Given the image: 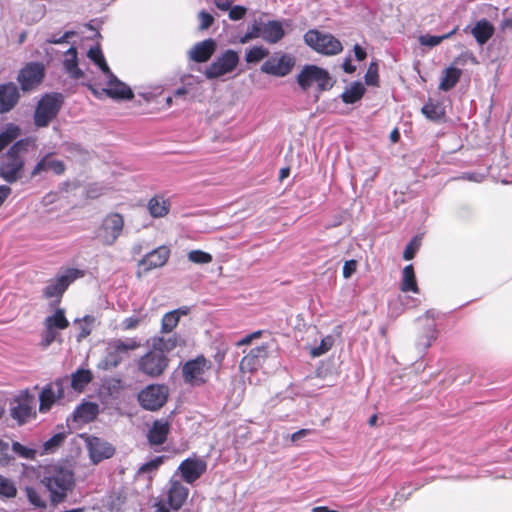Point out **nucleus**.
Wrapping results in <instances>:
<instances>
[{
  "label": "nucleus",
  "instance_id": "nucleus-10",
  "mask_svg": "<svg viewBox=\"0 0 512 512\" xmlns=\"http://www.w3.org/2000/svg\"><path fill=\"white\" fill-rule=\"evenodd\" d=\"M239 62V56L234 50L225 51L216 58L205 70L208 79H216L233 71Z\"/></svg>",
  "mask_w": 512,
  "mask_h": 512
},
{
  "label": "nucleus",
  "instance_id": "nucleus-35",
  "mask_svg": "<svg viewBox=\"0 0 512 512\" xmlns=\"http://www.w3.org/2000/svg\"><path fill=\"white\" fill-rule=\"evenodd\" d=\"M365 87L360 82H354L347 88L341 95V98L346 104H353L360 100L364 95Z\"/></svg>",
  "mask_w": 512,
  "mask_h": 512
},
{
  "label": "nucleus",
  "instance_id": "nucleus-61",
  "mask_svg": "<svg viewBox=\"0 0 512 512\" xmlns=\"http://www.w3.org/2000/svg\"><path fill=\"white\" fill-rule=\"evenodd\" d=\"M140 318L138 317H128L123 320L121 326L124 330H131L138 327L140 323Z\"/></svg>",
  "mask_w": 512,
  "mask_h": 512
},
{
  "label": "nucleus",
  "instance_id": "nucleus-21",
  "mask_svg": "<svg viewBox=\"0 0 512 512\" xmlns=\"http://www.w3.org/2000/svg\"><path fill=\"white\" fill-rule=\"evenodd\" d=\"M87 448L93 463H99L113 456L114 448L98 437L87 438Z\"/></svg>",
  "mask_w": 512,
  "mask_h": 512
},
{
  "label": "nucleus",
  "instance_id": "nucleus-13",
  "mask_svg": "<svg viewBox=\"0 0 512 512\" xmlns=\"http://www.w3.org/2000/svg\"><path fill=\"white\" fill-rule=\"evenodd\" d=\"M34 397L28 392H22L10 404L11 417L22 425L33 415Z\"/></svg>",
  "mask_w": 512,
  "mask_h": 512
},
{
  "label": "nucleus",
  "instance_id": "nucleus-15",
  "mask_svg": "<svg viewBox=\"0 0 512 512\" xmlns=\"http://www.w3.org/2000/svg\"><path fill=\"white\" fill-rule=\"evenodd\" d=\"M294 63V59L290 55L282 54L280 57H271L266 60L261 66V71L269 75L284 77L291 72Z\"/></svg>",
  "mask_w": 512,
  "mask_h": 512
},
{
  "label": "nucleus",
  "instance_id": "nucleus-22",
  "mask_svg": "<svg viewBox=\"0 0 512 512\" xmlns=\"http://www.w3.org/2000/svg\"><path fill=\"white\" fill-rule=\"evenodd\" d=\"M20 93L15 83L0 84V114L11 111L18 103Z\"/></svg>",
  "mask_w": 512,
  "mask_h": 512
},
{
  "label": "nucleus",
  "instance_id": "nucleus-17",
  "mask_svg": "<svg viewBox=\"0 0 512 512\" xmlns=\"http://www.w3.org/2000/svg\"><path fill=\"white\" fill-rule=\"evenodd\" d=\"M44 77V67L40 63L27 64L18 74L17 80L22 90L28 91L38 85Z\"/></svg>",
  "mask_w": 512,
  "mask_h": 512
},
{
  "label": "nucleus",
  "instance_id": "nucleus-37",
  "mask_svg": "<svg viewBox=\"0 0 512 512\" xmlns=\"http://www.w3.org/2000/svg\"><path fill=\"white\" fill-rule=\"evenodd\" d=\"M148 210L155 218L164 217L169 212V204L163 198L154 197L148 203Z\"/></svg>",
  "mask_w": 512,
  "mask_h": 512
},
{
  "label": "nucleus",
  "instance_id": "nucleus-9",
  "mask_svg": "<svg viewBox=\"0 0 512 512\" xmlns=\"http://www.w3.org/2000/svg\"><path fill=\"white\" fill-rule=\"evenodd\" d=\"M274 346V341L270 340L256 346L245 355L239 365L240 371L243 373H252L257 371L263 362L268 358L271 348Z\"/></svg>",
  "mask_w": 512,
  "mask_h": 512
},
{
  "label": "nucleus",
  "instance_id": "nucleus-40",
  "mask_svg": "<svg viewBox=\"0 0 512 512\" xmlns=\"http://www.w3.org/2000/svg\"><path fill=\"white\" fill-rule=\"evenodd\" d=\"M421 111L432 121L440 120L444 116V108L439 103L428 102L422 107Z\"/></svg>",
  "mask_w": 512,
  "mask_h": 512
},
{
  "label": "nucleus",
  "instance_id": "nucleus-31",
  "mask_svg": "<svg viewBox=\"0 0 512 512\" xmlns=\"http://www.w3.org/2000/svg\"><path fill=\"white\" fill-rule=\"evenodd\" d=\"M98 413L99 406L96 403L85 402L76 408L73 415L76 421L88 423L94 420Z\"/></svg>",
  "mask_w": 512,
  "mask_h": 512
},
{
  "label": "nucleus",
  "instance_id": "nucleus-59",
  "mask_svg": "<svg viewBox=\"0 0 512 512\" xmlns=\"http://www.w3.org/2000/svg\"><path fill=\"white\" fill-rule=\"evenodd\" d=\"M357 269V261L356 260H348L343 265V277L345 279L350 278Z\"/></svg>",
  "mask_w": 512,
  "mask_h": 512
},
{
  "label": "nucleus",
  "instance_id": "nucleus-60",
  "mask_svg": "<svg viewBox=\"0 0 512 512\" xmlns=\"http://www.w3.org/2000/svg\"><path fill=\"white\" fill-rule=\"evenodd\" d=\"M9 460V444L0 439V463H8Z\"/></svg>",
  "mask_w": 512,
  "mask_h": 512
},
{
  "label": "nucleus",
  "instance_id": "nucleus-12",
  "mask_svg": "<svg viewBox=\"0 0 512 512\" xmlns=\"http://www.w3.org/2000/svg\"><path fill=\"white\" fill-rule=\"evenodd\" d=\"M168 366V359L161 351L153 350L142 356L138 363L139 370L151 377L161 375Z\"/></svg>",
  "mask_w": 512,
  "mask_h": 512
},
{
  "label": "nucleus",
  "instance_id": "nucleus-4",
  "mask_svg": "<svg viewBox=\"0 0 512 512\" xmlns=\"http://www.w3.org/2000/svg\"><path fill=\"white\" fill-rule=\"evenodd\" d=\"M297 82L303 90L316 84L320 92L329 90L333 86L328 71L316 65L304 66L297 76Z\"/></svg>",
  "mask_w": 512,
  "mask_h": 512
},
{
  "label": "nucleus",
  "instance_id": "nucleus-8",
  "mask_svg": "<svg viewBox=\"0 0 512 512\" xmlns=\"http://www.w3.org/2000/svg\"><path fill=\"white\" fill-rule=\"evenodd\" d=\"M124 219L118 213L108 214L102 221L98 230V238L104 245L111 246L123 231Z\"/></svg>",
  "mask_w": 512,
  "mask_h": 512
},
{
  "label": "nucleus",
  "instance_id": "nucleus-23",
  "mask_svg": "<svg viewBox=\"0 0 512 512\" xmlns=\"http://www.w3.org/2000/svg\"><path fill=\"white\" fill-rule=\"evenodd\" d=\"M189 495V489L177 480H171L167 492L169 506L174 510H179Z\"/></svg>",
  "mask_w": 512,
  "mask_h": 512
},
{
  "label": "nucleus",
  "instance_id": "nucleus-11",
  "mask_svg": "<svg viewBox=\"0 0 512 512\" xmlns=\"http://www.w3.org/2000/svg\"><path fill=\"white\" fill-rule=\"evenodd\" d=\"M436 312L427 311L424 316L418 318L417 323L420 327V335L416 340V346L420 350L428 349L437 338V329L435 323Z\"/></svg>",
  "mask_w": 512,
  "mask_h": 512
},
{
  "label": "nucleus",
  "instance_id": "nucleus-43",
  "mask_svg": "<svg viewBox=\"0 0 512 512\" xmlns=\"http://www.w3.org/2000/svg\"><path fill=\"white\" fill-rule=\"evenodd\" d=\"M17 495V488L14 482L0 475V496L5 498H14Z\"/></svg>",
  "mask_w": 512,
  "mask_h": 512
},
{
  "label": "nucleus",
  "instance_id": "nucleus-25",
  "mask_svg": "<svg viewBox=\"0 0 512 512\" xmlns=\"http://www.w3.org/2000/svg\"><path fill=\"white\" fill-rule=\"evenodd\" d=\"M169 258V250L165 246H160L150 253H148L140 262L139 266L143 267L144 271H149L165 265Z\"/></svg>",
  "mask_w": 512,
  "mask_h": 512
},
{
  "label": "nucleus",
  "instance_id": "nucleus-7",
  "mask_svg": "<svg viewBox=\"0 0 512 512\" xmlns=\"http://www.w3.org/2000/svg\"><path fill=\"white\" fill-rule=\"evenodd\" d=\"M168 387L160 384H151L138 394L141 406L150 411L161 408L167 401Z\"/></svg>",
  "mask_w": 512,
  "mask_h": 512
},
{
  "label": "nucleus",
  "instance_id": "nucleus-44",
  "mask_svg": "<svg viewBox=\"0 0 512 512\" xmlns=\"http://www.w3.org/2000/svg\"><path fill=\"white\" fill-rule=\"evenodd\" d=\"M179 318L177 317L175 312H167L162 317L161 321V332L170 333L173 329L178 325Z\"/></svg>",
  "mask_w": 512,
  "mask_h": 512
},
{
  "label": "nucleus",
  "instance_id": "nucleus-1",
  "mask_svg": "<svg viewBox=\"0 0 512 512\" xmlns=\"http://www.w3.org/2000/svg\"><path fill=\"white\" fill-rule=\"evenodd\" d=\"M42 483L50 492V500L56 505L64 500L74 485V473L70 465L62 462L46 465Z\"/></svg>",
  "mask_w": 512,
  "mask_h": 512
},
{
  "label": "nucleus",
  "instance_id": "nucleus-49",
  "mask_svg": "<svg viewBox=\"0 0 512 512\" xmlns=\"http://www.w3.org/2000/svg\"><path fill=\"white\" fill-rule=\"evenodd\" d=\"M258 37H261V23H258L255 21L248 29V31L240 37L239 42L241 44H245L249 42L252 39H256Z\"/></svg>",
  "mask_w": 512,
  "mask_h": 512
},
{
  "label": "nucleus",
  "instance_id": "nucleus-56",
  "mask_svg": "<svg viewBox=\"0 0 512 512\" xmlns=\"http://www.w3.org/2000/svg\"><path fill=\"white\" fill-rule=\"evenodd\" d=\"M378 81V74H377V66L376 64L372 63L366 74H365V82L368 85H376Z\"/></svg>",
  "mask_w": 512,
  "mask_h": 512
},
{
  "label": "nucleus",
  "instance_id": "nucleus-57",
  "mask_svg": "<svg viewBox=\"0 0 512 512\" xmlns=\"http://www.w3.org/2000/svg\"><path fill=\"white\" fill-rule=\"evenodd\" d=\"M198 17L200 21L199 27L201 30L208 29L214 22L213 16L205 11L199 12Z\"/></svg>",
  "mask_w": 512,
  "mask_h": 512
},
{
  "label": "nucleus",
  "instance_id": "nucleus-34",
  "mask_svg": "<svg viewBox=\"0 0 512 512\" xmlns=\"http://www.w3.org/2000/svg\"><path fill=\"white\" fill-rule=\"evenodd\" d=\"M401 290L403 292H418V286L413 265H407L402 272Z\"/></svg>",
  "mask_w": 512,
  "mask_h": 512
},
{
  "label": "nucleus",
  "instance_id": "nucleus-26",
  "mask_svg": "<svg viewBox=\"0 0 512 512\" xmlns=\"http://www.w3.org/2000/svg\"><path fill=\"white\" fill-rule=\"evenodd\" d=\"M47 171H52L56 175H61L65 171V165L61 160L53 158L51 154H47L35 165L31 172V176L35 177Z\"/></svg>",
  "mask_w": 512,
  "mask_h": 512
},
{
  "label": "nucleus",
  "instance_id": "nucleus-46",
  "mask_svg": "<svg viewBox=\"0 0 512 512\" xmlns=\"http://www.w3.org/2000/svg\"><path fill=\"white\" fill-rule=\"evenodd\" d=\"M268 54L269 51L265 47L254 46L246 53L245 58L248 63H255L268 56Z\"/></svg>",
  "mask_w": 512,
  "mask_h": 512
},
{
  "label": "nucleus",
  "instance_id": "nucleus-50",
  "mask_svg": "<svg viewBox=\"0 0 512 512\" xmlns=\"http://www.w3.org/2000/svg\"><path fill=\"white\" fill-rule=\"evenodd\" d=\"M66 437L65 432L56 433L54 436H52L50 439H48L43 447L46 452H52L56 448H58L64 441Z\"/></svg>",
  "mask_w": 512,
  "mask_h": 512
},
{
  "label": "nucleus",
  "instance_id": "nucleus-20",
  "mask_svg": "<svg viewBox=\"0 0 512 512\" xmlns=\"http://www.w3.org/2000/svg\"><path fill=\"white\" fill-rule=\"evenodd\" d=\"M206 468L207 464L201 458H188L179 466L182 478L190 484L199 479L205 473Z\"/></svg>",
  "mask_w": 512,
  "mask_h": 512
},
{
  "label": "nucleus",
  "instance_id": "nucleus-33",
  "mask_svg": "<svg viewBox=\"0 0 512 512\" xmlns=\"http://www.w3.org/2000/svg\"><path fill=\"white\" fill-rule=\"evenodd\" d=\"M461 74V70L454 66L446 68L444 76L440 81L439 89L443 91H448L452 89L459 81Z\"/></svg>",
  "mask_w": 512,
  "mask_h": 512
},
{
  "label": "nucleus",
  "instance_id": "nucleus-55",
  "mask_svg": "<svg viewBox=\"0 0 512 512\" xmlns=\"http://www.w3.org/2000/svg\"><path fill=\"white\" fill-rule=\"evenodd\" d=\"M247 9L244 6L236 5L232 6L229 10V18L232 21H238L245 17Z\"/></svg>",
  "mask_w": 512,
  "mask_h": 512
},
{
  "label": "nucleus",
  "instance_id": "nucleus-58",
  "mask_svg": "<svg viewBox=\"0 0 512 512\" xmlns=\"http://www.w3.org/2000/svg\"><path fill=\"white\" fill-rule=\"evenodd\" d=\"M57 332L56 330L52 328H46L43 338H42V345L44 348H47L56 340Z\"/></svg>",
  "mask_w": 512,
  "mask_h": 512
},
{
  "label": "nucleus",
  "instance_id": "nucleus-16",
  "mask_svg": "<svg viewBox=\"0 0 512 512\" xmlns=\"http://www.w3.org/2000/svg\"><path fill=\"white\" fill-rule=\"evenodd\" d=\"M210 368V362L203 356L188 361L183 366V376L186 382L199 385L204 382L203 375Z\"/></svg>",
  "mask_w": 512,
  "mask_h": 512
},
{
  "label": "nucleus",
  "instance_id": "nucleus-24",
  "mask_svg": "<svg viewBox=\"0 0 512 512\" xmlns=\"http://www.w3.org/2000/svg\"><path fill=\"white\" fill-rule=\"evenodd\" d=\"M216 49V43L213 39H206L196 43L188 52L190 60L203 63L210 59Z\"/></svg>",
  "mask_w": 512,
  "mask_h": 512
},
{
  "label": "nucleus",
  "instance_id": "nucleus-18",
  "mask_svg": "<svg viewBox=\"0 0 512 512\" xmlns=\"http://www.w3.org/2000/svg\"><path fill=\"white\" fill-rule=\"evenodd\" d=\"M65 379H57L54 382L48 384L43 388L40 393L39 400L40 412H47L50 410L51 406L57 399H60L64 396V383Z\"/></svg>",
  "mask_w": 512,
  "mask_h": 512
},
{
  "label": "nucleus",
  "instance_id": "nucleus-14",
  "mask_svg": "<svg viewBox=\"0 0 512 512\" xmlns=\"http://www.w3.org/2000/svg\"><path fill=\"white\" fill-rule=\"evenodd\" d=\"M81 276H83V273L78 269L66 270L62 275L49 281L43 290L44 296L46 298L60 297L68 286Z\"/></svg>",
  "mask_w": 512,
  "mask_h": 512
},
{
  "label": "nucleus",
  "instance_id": "nucleus-30",
  "mask_svg": "<svg viewBox=\"0 0 512 512\" xmlns=\"http://www.w3.org/2000/svg\"><path fill=\"white\" fill-rule=\"evenodd\" d=\"M169 424L164 420H156L148 432V440L152 445H161L166 441Z\"/></svg>",
  "mask_w": 512,
  "mask_h": 512
},
{
  "label": "nucleus",
  "instance_id": "nucleus-64",
  "mask_svg": "<svg viewBox=\"0 0 512 512\" xmlns=\"http://www.w3.org/2000/svg\"><path fill=\"white\" fill-rule=\"evenodd\" d=\"M233 0H214L215 6L222 11H229L232 8Z\"/></svg>",
  "mask_w": 512,
  "mask_h": 512
},
{
  "label": "nucleus",
  "instance_id": "nucleus-45",
  "mask_svg": "<svg viewBox=\"0 0 512 512\" xmlns=\"http://www.w3.org/2000/svg\"><path fill=\"white\" fill-rule=\"evenodd\" d=\"M18 132L19 128L17 126L10 125L0 133V151L18 136Z\"/></svg>",
  "mask_w": 512,
  "mask_h": 512
},
{
  "label": "nucleus",
  "instance_id": "nucleus-39",
  "mask_svg": "<svg viewBox=\"0 0 512 512\" xmlns=\"http://www.w3.org/2000/svg\"><path fill=\"white\" fill-rule=\"evenodd\" d=\"M182 85L190 92L192 98L202 93L201 83L202 80L199 77L193 75H185L181 78Z\"/></svg>",
  "mask_w": 512,
  "mask_h": 512
},
{
  "label": "nucleus",
  "instance_id": "nucleus-28",
  "mask_svg": "<svg viewBox=\"0 0 512 512\" xmlns=\"http://www.w3.org/2000/svg\"><path fill=\"white\" fill-rule=\"evenodd\" d=\"M495 28L486 19H481L470 29V33L479 45H484L493 36Z\"/></svg>",
  "mask_w": 512,
  "mask_h": 512
},
{
  "label": "nucleus",
  "instance_id": "nucleus-3",
  "mask_svg": "<svg viewBox=\"0 0 512 512\" xmlns=\"http://www.w3.org/2000/svg\"><path fill=\"white\" fill-rule=\"evenodd\" d=\"M303 39L307 46L322 55L334 56L343 50L342 43L334 35L320 32L317 29L308 30Z\"/></svg>",
  "mask_w": 512,
  "mask_h": 512
},
{
  "label": "nucleus",
  "instance_id": "nucleus-36",
  "mask_svg": "<svg viewBox=\"0 0 512 512\" xmlns=\"http://www.w3.org/2000/svg\"><path fill=\"white\" fill-rule=\"evenodd\" d=\"M45 328H52L54 330L56 329H65L68 327L69 322L65 317L64 310L63 309H57L55 313L51 316H48L45 319Z\"/></svg>",
  "mask_w": 512,
  "mask_h": 512
},
{
  "label": "nucleus",
  "instance_id": "nucleus-27",
  "mask_svg": "<svg viewBox=\"0 0 512 512\" xmlns=\"http://www.w3.org/2000/svg\"><path fill=\"white\" fill-rule=\"evenodd\" d=\"M285 36L283 24L277 20H271L261 24V38L269 43L276 44Z\"/></svg>",
  "mask_w": 512,
  "mask_h": 512
},
{
  "label": "nucleus",
  "instance_id": "nucleus-19",
  "mask_svg": "<svg viewBox=\"0 0 512 512\" xmlns=\"http://www.w3.org/2000/svg\"><path fill=\"white\" fill-rule=\"evenodd\" d=\"M104 74L107 79V87L104 91L109 97L119 100H131L134 98V93L131 88L120 81L111 70Z\"/></svg>",
  "mask_w": 512,
  "mask_h": 512
},
{
  "label": "nucleus",
  "instance_id": "nucleus-62",
  "mask_svg": "<svg viewBox=\"0 0 512 512\" xmlns=\"http://www.w3.org/2000/svg\"><path fill=\"white\" fill-rule=\"evenodd\" d=\"M263 331H255L249 335H246L245 337H243L238 343L237 345L238 346H242V345H248L250 344L254 339H257L259 338L261 335H262Z\"/></svg>",
  "mask_w": 512,
  "mask_h": 512
},
{
  "label": "nucleus",
  "instance_id": "nucleus-29",
  "mask_svg": "<svg viewBox=\"0 0 512 512\" xmlns=\"http://www.w3.org/2000/svg\"><path fill=\"white\" fill-rule=\"evenodd\" d=\"M63 67L66 73L75 80L83 77V71L78 67L77 50L70 47L64 54Z\"/></svg>",
  "mask_w": 512,
  "mask_h": 512
},
{
  "label": "nucleus",
  "instance_id": "nucleus-54",
  "mask_svg": "<svg viewBox=\"0 0 512 512\" xmlns=\"http://www.w3.org/2000/svg\"><path fill=\"white\" fill-rule=\"evenodd\" d=\"M163 463V457L162 456H158L148 462H146L145 464H143L140 469H139V472L140 473H145V472H151V471H154L156 469H158V467Z\"/></svg>",
  "mask_w": 512,
  "mask_h": 512
},
{
  "label": "nucleus",
  "instance_id": "nucleus-48",
  "mask_svg": "<svg viewBox=\"0 0 512 512\" xmlns=\"http://www.w3.org/2000/svg\"><path fill=\"white\" fill-rule=\"evenodd\" d=\"M333 344H334V338L332 336L328 335L321 340V343L319 346H317L311 350V355L313 357L321 356V355L325 354L326 352H328L332 348Z\"/></svg>",
  "mask_w": 512,
  "mask_h": 512
},
{
  "label": "nucleus",
  "instance_id": "nucleus-52",
  "mask_svg": "<svg viewBox=\"0 0 512 512\" xmlns=\"http://www.w3.org/2000/svg\"><path fill=\"white\" fill-rule=\"evenodd\" d=\"M27 498L29 502L38 508H44L46 506L45 501L42 500L39 493L32 487H27L25 489Z\"/></svg>",
  "mask_w": 512,
  "mask_h": 512
},
{
  "label": "nucleus",
  "instance_id": "nucleus-41",
  "mask_svg": "<svg viewBox=\"0 0 512 512\" xmlns=\"http://www.w3.org/2000/svg\"><path fill=\"white\" fill-rule=\"evenodd\" d=\"M456 28L453 29L451 32L441 35V36H435V35H421L419 37V43L423 46L428 47H435L439 45L443 40L450 38L453 34L456 33Z\"/></svg>",
  "mask_w": 512,
  "mask_h": 512
},
{
  "label": "nucleus",
  "instance_id": "nucleus-51",
  "mask_svg": "<svg viewBox=\"0 0 512 512\" xmlns=\"http://www.w3.org/2000/svg\"><path fill=\"white\" fill-rule=\"evenodd\" d=\"M421 245V239L419 237H414L406 246L403 257L405 260H411Z\"/></svg>",
  "mask_w": 512,
  "mask_h": 512
},
{
  "label": "nucleus",
  "instance_id": "nucleus-42",
  "mask_svg": "<svg viewBox=\"0 0 512 512\" xmlns=\"http://www.w3.org/2000/svg\"><path fill=\"white\" fill-rule=\"evenodd\" d=\"M88 57L101 69L103 73L109 72L110 68L106 63L100 47H92L88 51Z\"/></svg>",
  "mask_w": 512,
  "mask_h": 512
},
{
  "label": "nucleus",
  "instance_id": "nucleus-5",
  "mask_svg": "<svg viewBox=\"0 0 512 512\" xmlns=\"http://www.w3.org/2000/svg\"><path fill=\"white\" fill-rule=\"evenodd\" d=\"M63 103L61 94H47L38 103L34 122L37 127H46L58 114Z\"/></svg>",
  "mask_w": 512,
  "mask_h": 512
},
{
  "label": "nucleus",
  "instance_id": "nucleus-2",
  "mask_svg": "<svg viewBox=\"0 0 512 512\" xmlns=\"http://www.w3.org/2000/svg\"><path fill=\"white\" fill-rule=\"evenodd\" d=\"M29 140H19L5 154L0 164V176L8 183H14L22 176L23 155L27 152Z\"/></svg>",
  "mask_w": 512,
  "mask_h": 512
},
{
  "label": "nucleus",
  "instance_id": "nucleus-6",
  "mask_svg": "<svg viewBox=\"0 0 512 512\" xmlns=\"http://www.w3.org/2000/svg\"><path fill=\"white\" fill-rule=\"evenodd\" d=\"M138 347L139 344L134 339H115L110 341L101 367L104 369H110L118 366L129 351L135 350Z\"/></svg>",
  "mask_w": 512,
  "mask_h": 512
},
{
  "label": "nucleus",
  "instance_id": "nucleus-32",
  "mask_svg": "<svg viewBox=\"0 0 512 512\" xmlns=\"http://www.w3.org/2000/svg\"><path fill=\"white\" fill-rule=\"evenodd\" d=\"M92 379L93 375L90 370L78 369L71 375V387L76 391L82 392Z\"/></svg>",
  "mask_w": 512,
  "mask_h": 512
},
{
  "label": "nucleus",
  "instance_id": "nucleus-63",
  "mask_svg": "<svg viewBox=\"0 0 512 512\" xmlns=\"http://www.w3.org/2000/svg\"><path fill=\"white\" fill-rule=\"evenodd\" d=\"M500 30L502 33L506 34L512 31V18L504 17L500 22Z\"/></svg>",
  "mask_w": 512,
  "mask_h": 512
},
{
  "label": "nucleus",
  "instance_id": "nucleus-38",
  "mask_svg": "<svg viewBox=\"0 0 512 512\" xmlns=\"http://www.w3.org/2000/svg\"><path fill=\"white\" fill-rule=\"evenodd\" d=\"M180 338L176 335H172L169 337H160L154 340L153 348L158 351H161L163 354L165 352H170L174 348L179 345Z\"/></svg>",
  "mask_w": 512,
  "mask_h": 512
},
{
  "label": "nucleus",
  "instance_id": "nucleus-53",
  "mask_svg": "<svg viewBox=\"0 0 512 512\" xmlns=\"http://www.w3.org/2000/svg\"><path fill=\"white\" fill-rule=\"evenodd\" d=\"M12 450L25 459H33L35 456V451L33 449L27 448L19 442H13Z\"/></svg>",
  "mask_w": 512,
  "mask_h": 512
},
{
  "label": "nucleus",
  "instance_id": "nucleus-47",
  "mask_svg": "<svg viewBox=\"0 0 512 512\" xmlns=\"http://www.w3.org/2000/svg\"><path fill=\"white\" fill-rule=\"evenodd\" d=\"M188 260L195 264H208L212 262L213 257L211 254L202 250H191L188 255Z\"/></svg>",
  "mask_w": 512,
  "mask_h": 512
}]
</instances>
